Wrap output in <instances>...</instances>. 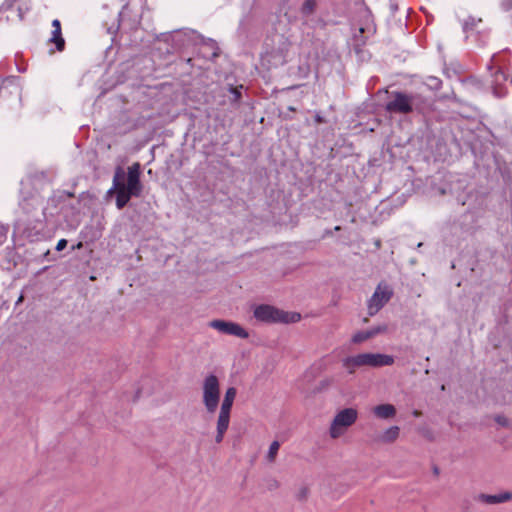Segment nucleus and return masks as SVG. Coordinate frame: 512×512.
<instances>
[{"label":"nucleus","instance_id":"72a5a7b5","mask_svg":"<svg viewBox=\"0 0 512 512\" xmlns=\"http://www.w3.org/2000/svg\"><path fill=\"white\" fill-rule=\"evenodd\" d=\"M90 279L91 280H96V277L95 276H91Z\"/></svg>","mask_w":512,"mask_h":512},{"label":"nucleus","instance_id":"423d86ee","mask_svg":"<svg viewBox=\"0 0 512 512\" xmlns=\"http://www.w3.org/2000/svg\"><path fill=\"white\" fill-rule=\"evenodd\" d=\"M393 291L389 285L380 283L368 301V314L374 316L392 297Z\"/></svg>","mask_w":512,"mask_h":512},{"label":"nucleus","instance_id":"473e14b6","mask_svg":"<svg viewBox=\"0 0 512 512\" xmlns=\"http://www.w3.org/2000/svg\"><path fill=\"white\" fill-rule=\"evenodd\" d=\"M82 246V243L77 244V248H80Z\"/></svg>","mask_w":512,"mask_h":512},{"label":"nucleus","instance_id":"c756f323","mask_svg":"<svg viewBox=\"0 0 512 512\" xmlns=\"http://www.w3.org/2000/svg\"><path fill=\"white\" fill-rule=\"evenodd\" d=\"M392 96L400 97V96H404V95L400 92H392Z\"/></svg>","mask_w":512,"mask_h":512},{"label":"nucleus","instance_id":"aec40b11","mask_svg":"<svg viewBox=\"0 0 512 512\" xmlns=\"http://www.w3.org/2000/svg\"><path fill=\"white\" fill-rule=\"evenodd\" d=\"M316 8L315 0H305L301 7V13L304 16H309L314 13Z\"/></svg>","mask_w":512,"mask_h":512},{"label":"nucleus","instance_id":"9d476101","mask_svg":"<svg viewBox=\"0 0 512 512\" xmlns=\"http://www.w3.org/2000/svg\"><path fill=\"white\" fill-rule=\"evenodd\" d=\"M475 500L487 505H497L512 500V492L505 491L496 495L481 493L475 497Z\"/></svg>","mask_w":512,"mask_h":512},{"label":"nucleus","instance_id":"f8f14e48","mask_svg":"<svg viewBox=\"0 0 512 512\" xmlns=\"http://www.w3.org/2000/svg\"><path fill=\"white\" fill-rule=\"evenodd\" d=\"M372 413L378 419L390 420L396 416L397 410L394 405L385 403L374 406Z\"/></svg>","mask_w":512,"mask_h":512},{"label":"nucleus","instance_id":"b1692460","mask_svg":"<svg viewBox=\"0 0 512 512\" xmlns=\"http://www.w3.org/2000/svg\"><path fill=\"white\" fill-rule=\"evenodd\" d=\"M495 421L502 426H506L508 424L507 418L501 415L496 416Z\"/></svg>","mask_w":512,"mask_h":512},{"label":"nucleus","instance_id":"7ed1b4c3","mask_svg":"<svg viewBox=\"0 0 512 512\" xmlns=\"http://www.w3.org/2000/svg\"><path fill=\"white\" fill-rule=\"evenodd\" d=\"M358 418V412L354 408H345L340 410L334 416L330 427L329 436L332 439H338L343 436L349 427H351Z\"/></svg>","mask_w":512,"mask_h":512},{"label":"nucleus","instance_id":"9b49d317","mask_svg":"<svg viewBox=\"0 0 512 512\" xmlns=\"http://www.w3.org/2000/svg\"><path fill=\"white\" fill-rule=\"evenodd\" d=\"M388 327L386 324L377 325L366 331H359L355 333L352 337V342L354 344L362 343L368 339L374 338L379 334H383L387 331Z\"/></svg>","mask_w":512,"mask_h":512},{"label":"nucleus","instance_id":"dca6fc26","mask_svg":"<svg viewBox=\"0 0 512 512\" xmlns=\"http://www.w3.org/2000/svg\"><path fill=\"white\" fill-rule=\"evenodd\" d=\"M201 53L204 57L216 58L219 55V49L215 41L209 39L203 42Z\"/></svg>","mask_w":512,"mask_h":512},{"label":"nucleus","instance_id":"a211bd4d","mask_svg":"<svg viewBox=\"0 0 512 512\" xmlns=\"http://www.w3.org/2000/svg\"><path fill=\"white\" fill-rule=\"evenodd\" d=\"M50 42L54 43L56 45V48L58 51H63L65 48V41L62 37L61 30L53 29L52 36L49 40Z\"/></svg>","mask_w":512,"mask_h":512},{"label":"nucleus","instance_id":"cd10ccee","mask_svg":"<svg viewBox=\"0 0 512 512\" xmlns=\"http://www.w3.org/2000/svg\"><path fill=\"white\" fill-rule=\"evenodd\" d=\"M52 27L54 29H58V30H61V24H60V21L55 19L52 21Z\"/></svg>","mask_w":512,"mask_h":512},{"label":"nucleus","instance_id":"bb28decb","mask_svg":"<svg viewBox=\"0 0 512 512\" xmlns=\"http://www.w3.org/2000/svg\"><path fill=\"white\" fill-rule=\"evenodd\" d=\"M500 79H506L504 73L502 71H498L495 75V81L498 82Z\"/></svg>","mask_w":512,"mask_h":512},{"label":"nucleus","instance_id":"412c9836","mask_svg":"<svg viewBox=\"0 0 512 512\" xmlns=\"http://www.w3.org/2000/svg\"><path fill=\"white\" fill-rule=\"evenodd\" d=\"M425 85L431 91H437L441 86V80L435 76H429V77H427V79L425 81Z\"/></svg>","mask_w":512,"mask_h":512},{"label":"nucleus","instance_id":"ddd939ff","mask_svg":"<svg viewBox=\"0 0 512 512\" xmlns=\"http://www.w3.org/2000/svg\"><path fill=\"white\" fill-rule=\"evenodd\" d=\"M19 94L21 93V88L18 82V78L11 76L4 79L0 84V94Z\"/></svg>","mask_w":512,"mask_h":512},{"label":"nucleus","instance_id":"20e7f679","mask_svg":"<svg viewBox=\"0 0 512 512\" xmlns=\"http://www.w3.org/2000/svg\"><path fill=\"white\" fill-rule=\"evenodd\" d=\"M202 402L208 413H214L219 405L220 384L218 378L211 374L208 375L202 385Z\"/></svg>","mask_w":512,"mask_h":512},{"label":"nucleus","instance_id":"4468645a","mask_svg":"<svg viewBox=\"0 0 512 512\" xmlns=\"http://www.w3.org/2000/svg\"><path fill=\"white\" fill-rule=\"evenodd\" d=\"M410 98H394L387 104V110L390 112L407 113L411 110Z\"/></svg>","mask_w":512,"mask_h":512},{"label":"nucleus","instance_id":"1a4fd4ad","mask_svg":"<svg viewBox=\"0 0 512 512\" xmlns=\"http://www.w3.org/2000/svg\"><path fill=\"white\" fill-rule=\"evenodd\" d=\"M400 436V427L393 425L385 428L383 431L373 436V442L376 444H392Z\"/></svg>","mask_w":512,"mask_h":512},{"label":"nucleus","instance_id":"7c9ffc66","mask_svg":"<svg viewBox=\"0 0 512 512\" xmlns=\"http://www.w3.org/2000/svg\"><path fill=\"white\" fill-rule=\"evenodd\" d=\"M413 415H414L415 417H419V416L421 415V412H420V411H418V410H415V411L413 412Z\"/></svg>","mask_w":512,"mask_h":512},{"label":"nucleus","instance_id":"f3484780","mask_svg":"<svg viewBox=\"0 0 512 512\" xmlns=\"http://www.w3.org/2000/svg\"><path fill=\"white\" fill-rule=\"evenodd\" d=\"M116 190V206L118 209H122L133 196L124 190V187H113Z\"/></svg>","mask_w":512,"mask_h":512},{"label":"nucleus","instance_id":"f03ea898","mask_svg":"<svg viewBox=\"0 0 512 512\" xmlns=\"http://www.w3.org/2000/svg\"><path fill=\"white\" fill-rule=\"evenodd\" d=\"M254 317L262 322L269 323H295L301 318L299 313H289L270 305H260L254 310Z\"/></svg>","mask_w":512,"mask_h":512},{"label":"nucleus","instance_id":"6ab92c4d","mask_svg":"<svg viewBox=\"0 0 512 512\" xmlns=\"http://www.w3.org/2000/svg\"><path fill=\"white\" fill-rule=\"evenodd\" d=\"M279 448H280V443L278 441H273L270 444L268 452H267V455H266V460L269 463H274L275 462L277 454H278V451H279Z\"/></svg>","mask_w":512,"mask_h":512},{"label":"nucleus","instance_id":"6e6552de","mask_svg":"<svg viewBox=\"0 0 512 512\" xmlns=\"http://www.w3.org/2000/svg\"><path fill=\"white\" fill-rule=\"evenodd\" d=\"M362 367L379 368L391 366L394 363V357L382 353H360L358 354Z\"/></svg>","mask_w":512,"mask_h":512},{"label":"nucleus","instance_id":"39448f33","mask_svg":"<svg viewBox=\"0 0 512 512\" xmlns=\"http://www.w3.org/2000/svg\"><path fill=\"white\" fill-rule=\"evenodd\" d=\"M121 171L117 172L114 177V187H124V190L133 196H140L142 184L140 182V164L134 163L128 167L127 183L118 179Z\"/></svg>","mask_w":512,"mask_h":512},{"label":"nucleus","instance_id":"c85d7f7f","mask_svg":"<svg viewBox=\"0 0 512 512\" xmlns=\"http://www.w3.org/2000/svg\"><path fill=\"white\" fill-rule=\"evenodd\" d=\"M118 27H119V24H118V23H117L116 25H112V26L109 28V30H108V31H109V33H114V32H116V31H117V29H118Z\"/></svg>","mask_w":512,"mask_h":512},{"label":"nucleus","instance_id":"a878e982","mask_svg":"<svg viewBox=\"0 0 512 512\" xmlns=\"http://www.w3.org/2000/svg\"><path fill=\"white\" fill-rule=\"evenodd\" d=\"M307 493H308L307 488H301V490L299 491V494H298V498L301 500L305 499L307 496Z\"/></svg>","mask_w":512,"mask_h":512},{"label":"nucleus","instance_id":"f257e3e1","mask_svg":"<svg viewBox=\"0 0 512 512\" xmlns=\"http://www.w3.org/2000/svg\"><path fill=\"white\" fill-rule=\"evenodd\" d=\"M237 390L234 387H229L224 395L223 401L220 406L219 415L217 418L216 436L215 442L221 443L224 439V435L229 427L230 413L233 402L235 400Z\"/></svg>","mask_w":512,"mask_h":512},{"label":"nucleus","instance_id":"2f4dec72","mask_svg":"<svg viewBox=\"0 0 512 512\" xmlns=\"http://www.w3.org/2000/svg\"><path fill=\"white\" fill-rule=\"evenodd\" d=\"M376 246H377V247H379V246H380V241H379V240L376 242Z\"/></svg>","mask_w":512,"mask_h":512},{"label":"nucleus","instance_id":"f704fd0d","mask_svg":"<svg viewBox=\"0 0 512 512\" xmlns=\"http://www.w3.org/2000/svg\"><path fill=\"white\" fill-rule=\"evenodd\" d=\"M511 83H512V74H511Z\"/></svg>","mask_w":512,"mask_h":512},{"label":"nucleus","instance_id":"0eeeda50","mask_svg":"<svg viewBox=\"0 0 512 512\" xmlns=\"http://www.w3.org/2000/svg\"><path fill=\"white\" fill-rule=\"evenodd\" d=\"M209 326L225 335H231L241 339H246L249 336L248 332L241 325L232 321L215 319L209 322Z\"/></svg>","mask_w":512,"mask_h":512},{"label":"nucleus","instance_id":"5701e85b","mask_svg":"<svg viewBox=\"0 0 512 512\" xmlns=\"http://www.w3.org/2000/svg\"><path fill=\"white\" fill-rule=\"evenodd\" d=\"M244 89L243 85H239L236 87L230 86V92L234 94V96L240 97L242 95V90Z\"/></svg>","mask_w":512,"mask_h":512},{"label":"nucleus","instance_id":"2eb2a0df","mask_svg":"<svg viewBox=\"0 0 512 512\" xmlns=\"http://www.w3.org/2000/svg\"><path fill=\"white\" fill-rule=\"evenodd\" d=\"M342 366L349 374L355 373L356 369L361 368V361L359 355L349 356L342 360Z\"/></svg>","mask_w":512,"mask_h":512},{"label":"nucleus","instance_id":"4be33fe9","mask_svg":"<svg viewBox=\"0 0 512 512\" xmlns=\"http://www.w3.org/2000/svg\"><path fill=\"white\" fill-rule=\"evenodd\" d=\"M477 22H481V19H478ZM476 25V20L474 18H469L464 22V30L472 29Z\"/></svg>","mask_w":512,"mask_h":512},{"label":"nucleus","instance_id":"393cba45","mask_svg":"<svg viewBox=\"0 0 512 512\" xmlns=\"http://www.w3.org/2000/svg\"><path fill=\"white\" fill-rule=\"evenodd\" d=\"M67 246V240L66 239H60L56 245L57 251H62Z\"/></svg>","mask_w":512,"mask_h":512}]
</instances>
